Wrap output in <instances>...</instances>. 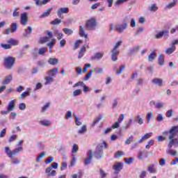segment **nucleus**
Returning <instances> with one entry per match:
<instances>
[{"label": "nucleus", "mask_w": 178, "mask_h": 178, "mask_svg": "<svg viewBox=\"0 0 178 178\" xmlns=\"http://www.w3.org/2000/svg\"><path fill=\"white\" fill-rule=\"evenodd\" d=\"M92 159V152L89 150L88 152V158H86L84 161V163L86 165H90L91 163V161Z\"/></svg>", "instance_id": "4468645a"}, {"label": "nucleus", "mask_w": 178, "mask_h": 178, "mask_svg": "<svg viewBox=\"0 0 178 178\" xmlns=\"http://www.w3.org/2000/svg\"><path fill=\"white\" fill-rule=\"evenodd\" d=\"M104 56V54L101 52L96 53L93 56L91 57L92 60H94L95 59H102V58Z\"/></svg>", "instance_id": "cd10ccee"}, {"label": "nucleus", "mask_w": 178, "mask_h": 178, "mask_svg": "<svg viewBox=\"0 0 178 178\" xmlns=\"http://www.w3.org/2000/svg\"><path fill=\"white\" fill-rule=\"evenodd\" d=\"M29 96H30V92L25 91L21 94V99H24L26 97H29Z\"/></svg>", "instance_id": "a18cd8bd"}, {"label": "nucleus", "mask_w": 178, "mask_h": 178, "mask_svg": "<svg viewBox=\"0 0 178 178\" xmlns=\"http://www.w3.org/2000/svg\"><path fill=\"white\" fill-rule=\"evenodd\" d=\"M176 51V46H171L165 50L166 55H172Z\"/></svg>", "instance_id": "412c9836"}, {"label": "nucleus", "mask_w": 178, "mask_h": 178, "mask_svg": "<svg viewBox=\"0 0 178 178\" xmlns=\"http://www.w3.org/2000/svg\"><path fill=\"white\" fill-rule=\"evenodd\" d=\"M17 138V135H13L8 139L9 143H12V141H15Z\"/></svg>", "instance_id": "774afa93"}, {"label": "nucleus", "mask_w": 178, "mask_h": 178, "mask_svg": "<svg viewBox=\"0 0 178 178\" xmlns=\"http://www.w3.org/2000/svg\"><path fill=\"white\" fill-rule=\"evenodd\" d=\"M178 133V126H174L169 130V137L168 140H172V138H175L176 135Z\"/></svg>", "instance_id": "6e6552de"}, {"label": "nucleus", "mask_w": 178, "mask_h": 178, "mask_svg": "<svg viewBox=\"0 0 178 178\" xmlns=\"http://www.w3.org/2000/svg\"><path fill=\"white\" fill-rule=\"evenodd\" d=\"M83 42V40H78L75 42L74 46V51H76V49H79V47H80V44Z\"/></svg>", "instance_id": "e433bc0d"}, {"label": "nucleus", "mask_w": 178, "mask_h": 178, "mask_svg": "<svg viewBox=\"0 0 178 178\" xmlns=\"http://www.w3.org/2000/svg\"><path fill=\"white\" fill-rule=\"evenodd\" d=\"M154 105H155V108H156L157 109H161V108H163L164 104L162 102H159L156 104L154 102Z\"/></svg>", "instance_id": "8fccbe9b"}, {"label": "nucleus", "mask_w": 178, "mask_h": 178, "mask_svg": "<svg viewBox=\"0 0 178 178\" xmlns=\"http://www.w3.org/2000/svg\"><path fill=\"white\" fill-rule=\"evenodd\" d=\"M104 145H98L97 147H96V150L94 152V156L97 159H101L102 158V154L104 151L102 150Z\"/></svg>", "instance_id": "39448f33"}, {"label": "nucleus", "mask_w": 178, "mask_h": 178, "mask_svg": "<svg viewBox=\"0 0 178 178\" xmlns=\"http://www.w3.org/2000/svg\"><path fill=\"white\" fill-rule=\"evenodd\" d=\"M1 47L3 49H10V48H12V47L10 46V44H9V43L8 44H1Z\"/></svg>", "instance_id": "3c124183"}, {"label": "nucleus", "mask_w": 178, "mask_h": 178, "mask_svg": "<svg viewBox=\"0 0 178 178\" xmlns=\"http://www.w3.org/2000/svg\"><path fill=\"white\" fill-rule=\"evenodd\" d=\"M52 161H54V157L49 156V158L47 159L44 162H45L46 165H48L49 163H51V162H52Z\"/></svg>", "instance_id": "e2e57ef3"}, {"label": "nucleus", "mask_w": 178, "mask_h": 178, "mask_svg": "<svg viewBox=\"0 0 178 178\" xmlns=\"http://www.w3.org/2000/svg\"><path fill=\"white\" fill-rule=\"evenodd\" d=\"M148 172L149 173H155L156 172V170L155 169V165L152 164L150 165L147 168Z\"/></svg>", "instance_id": "473e14b6"}, {"label": "nucleus", "mask_w": 178, "mask_h": 178, "mask_svg": "<svg viewBox=\"0 0 178 178\" xmlns=\"http://www.w3.org/2000/svg\"><path fill=\"white\" fill-rule=\"evenodd\" d=\"M15 106H16V99L11 100L8 105L7 109L12 112L13 109H15Z\"/></svg>", "instance_id": "f3484780"}, {"label": "nucleus", "mask_w": 178, "mask_h": 178, "mask_svg": "<svg viewBox=\"0 0 178 178\" xmlns=\"http://www.w3.org/2000/svg\"><path fill=\"white\" fill-rule=\"evenodd\" d=\"M94 70H91L86 74L83 79L84 81H87V80H88L91 77V74H92Z\"/></svg>", "instance_id": "ea45409f"}, {"label": "nucleus", "mask_w": 178, "mask_h": 178, "mask_svg": "<svg viewBox=\"0 0 178 178\" xmlns=\"http://www.w3.org/2000/svg\"><path fill=\"white\" fill-rule=\"evenodd\" d=\"M63 31L67 35H72V34L73 33V30L67 29V28L63 29Z\"/></svg>", "instance_id": "2f4dec72"}, {"label": "nucleus", "mask_w": 178, "mask_h": 178, "mask_svg": "<svg viewBox=\"0 0 178 178\" xmlns=\"http://www.w3.org/2000/svg\"><path fill=\"white\" fill-rule=\"evenodd\" d=\"M120 45H122V41L117 42L111 50V60H113V62H116V60H118V56H119L120 51L117 49Z\"/></svg>", "instance_id": "f03ea898"}, {"label": "nucleus", "mask_w": 178, "mask_h": 178, "mask_svg": "<svg viewBox=\"0 0 178 178\" xmlns=\"http://www.w3.org/2000/svg\"><path fill=\"white\" fill-rule=\"evenodd\" d=\"M74 118H75V124H76V126H81V122H80V119H79V118H77V116L74 114Z\"/></svg>", "instance_id": "6e6d98bb"}, {"label": "nucleus", "mask_w": 178, "mask_h": 178, "mask_svg": "<svg viewBox=\"0 0 178 178\" xmlns=\"http://www.w3.org/2000/svg\"><path fill=\"white\" fill-rule=\"evenodd\" d=\"M166 116L167 118H172V116H173V110L170 109L166 113Z\"/></svg>", "instance_id": "052dcab7"}, {"label": "nucleus", "mask_w": 178, "mask_h": 178, "mask_svg": "<svg viewBox=\"0 0 178 178\" xmlns=\"http://www.w3.org/2000/svg\"><path fill=\"white\" fill-rule=\"evenodd\" d=\"M12 80H13V76H12V75H8L5 77L4 80L2 81V84L6 86L7 84H9Z\"/></svg>", "instance_id": "a211bd4d"}, {"label": "nucleus", "mask_w": 178, "mask_h": 178, "mask_svg": "<svg viewBox=\"0 0 178 178\" xmlns=\"http://www.w3.org/2000/svg\"><path fill=\"white\" fill-rule=\"evenodd\" d=\"M10 29L11 30V33H16V31H17V24H11Z\"/></svg>", "instance_id": "c756f323"}, {"label": "nucleus", "mask_w": 178, "mask_h": 178, "mask_svg": "<svg viewBox=\"0 0 178 178\" xmlns=\"http://www.w3.org/2000/svg\"><path fill=\"white\" fill-rule=\"evenodd\" d=\"M176 6V2L172 1V3H170L168 5L166 6V8L168 9H170L173 7Z\"/></svg>", "instance_id": "680f3d73"}, {"label": "nucleus", "mask_w": 178, "mask_h": 178, "mask_svg": "<svg viewBox=\"0 0 178 178\" xmlns=\"http://www.w3.org/2000/svg\"><path fill=\"white\" fill-rule=\"evenodd\" d=\"M56 42V40L52 39L51 41L47 44V46L49 47V48H52V47L55 45Z\"/></svg>", "instance_id": "864d4df0"}, {"label": "nucleus", "mask_w": 178, "mask_h": 178, "mask_svg": "<svg viewBox=\"0 0 178 178\" xmlns=\"http://www.w3.org/2000/svg\"><path fill=\"white\" fill-rule=\"evenodd\" d=\"M29 22V17H27V13H24L21 14V24L22 26H26Z\"/></svg>", "instance_id": "ddd939ff"}, {"label": "nucleus", "mask_w": 178, "mask_h": 178, "mask_svg": "<svg viewBox=\"0 0 178 178\" xmlns=\"http://www.w3.org/2000/svg\"><path fill=\"white\" fill-rule=\"evenodd\" d=\"M65 45H66V40L62 39L60 41V48H63V47H65Z\"/></svg>", "instance_id": "338daca9"}, {"label": "nucleus", "mask_w": 178, "mask_h": 178, "mask_svg": "<svg viewBox=\"0 0 178 178\" xmlns=\"http://www.w3.org/2000/svg\"><path fill=\"white\" fill-rule=\"evenodd\" d=\"M35 4L38 6H42V5H47L48 2H51V0H43L42 1H40V0H35Z\"/></svg>", "instance_id": "b1692460"}, {"label": "nucleus", "mask_w": 178, "mask_h": 178, "mask_svg": "<svg viewBox=\"0 0 178 178\" xmlns=\"http://www.w3.org/2000/svg\"><path fill=\"white\" fill-rule=\"evenodd\" d=\"M63 13H69V8H60L57 10V15L60 19H63Z\"/></svg>", "instance_id": "9d476101"}, {"label": "nucleus", "mask_w": 178, "mask_h": 178, "mask_svg": "<svg viewBox=\"0 0 178 178\" xmlns=\"http://www.w3.org/2000/svg\"><path fill=\"white\" fill-rule=\"evenodd\" d=\"M52 10V8H48V10L43 13V14L40 16V17H47L49 15H51V11Z\"/></svg>", "instance_id": "f704fd0d"}, {"label": "nucleus", "mask_w": 178, "mask_h": 178, "mask_svg": "<svg viewBox=\"0 0 178 178\" xmlns=\"http://www.w3.org/2000/svg\"><path fill=\"white\" fill-rule=\"evenodd\" d=\"M129 27V24L127 22H124L122 24H118L117 28L115 29V31L118 33H123L124 30H126Z\"/></svg>", "instance_id": "0eeeda50"}, {"label": "nucleus", "mask_w": 178, "mask_h": 178, "mask_svg": "<svg viewBox=\"0 0 178 178\" xmlns=\"http://www.w3.org/2000/svg\"><path fill=\"white\" fill-rule=\"evenodd\" d=\"M7 43L9 45H10V47H12V46L17 45L19 44V41L13 38H10L8 40Z\"/></svg>", "instance_id": "4be33fe9"}, {"label": "nucleus", "mask_w": 178, "mask_h": 178, "mask_svg": "<svg viewBox=\"0 0 178 178\" xmlns=\"http://www.w3.org/2000/svg\"><path fill=\"white\" fill-rule=\"evenodd\" d=\"M45 52H48V48L42 47V48L39 49L38 54L39 55H44V54H45Z\"/></svg>", "instance_id": "c9c22d12"}, {"label": "nucleus", "mask_w": 178, "mask_h": 178, "mask_svg": "<svg viewBox=\"0 0 178 178\" xmlns=\"http://www.w3.org/2000/svg\"><path fill=\"white\" fill-rule=\"evenodd\" d=\"M114 175H119V172L123 169V163H116L113 165Z\"/></svg>", "instance_id": "1a4fd4ad"}, {"label": "nucleus", "mask_w": 178, "mask_h": 178, "mask_svg": "<svg viewBox=\"0 0 178 178\" xmlns=\"http://www.w3.org/2000/svg\"><path fill=\"white\" fill-rule=\"evenodd\" d=\"M44 80V86H48L51 83H54V78L52 76H49V75L48 76H45Z\"/></svg>", "instance_id": "aec40b11"}, {"label": "nucleus", "mask_w": 178, "mask_h": 178, "mask_svg": "<svg viewBox=\"0 0 178 178\" xmlns=\"http://www.w3.org/2000/svg\"><path fill=\"white\" fill-rule=\"evenodd\" d=\"M169 142H168V148H172V147H173V145H175V148H177L178 147V140L177 138H172V139H169Z\"/></svg>", "instance_id": "f8f14e48"}, {"label": "nucleus", "mask_w": 178, "mask_h": 178, "mask_svg": "<svg viewBox=\"0 0 178 178\" xmlns=\"http://www.w3.org/2000/svg\"><path fill=\"white\" fill-rule=\"evenodd\" d=\"M163 35H166L167 37L169 35V30H164L160 31L158 34L155 35V38L159 39L162 38Z\"/></svg>", "instance_id": "2eb2a0df"}, {"label": "nucleus", "mask_w": 178, "mask_h": 178, "mask_svg": "<svg viewBox=\"0 0 178 178\" xmlns=\"http://www.w3.org/2000/svg\"><path fill=\"white\" fill-rule=\"evenodd\" d=\"M60 23H62V20L59 19V18H56L51 22V24H52L53 26H56V24H60Z\"/></svg>", "instance_id": "a19ab883"}, {"label": "nucleus", "mask_w": 178, "mask_h": 178, "mask_svg": "<svg viewBox=\"0 0 178 178\" xmlns=\"http://www.w3.org/2000/svg\"><path fill=\"white\" fill-rule=\"evenodd\" d=\"M15 63H16V58L12 56H8L4 58V67H6V69H8V70L13 69Z\"/></svg>", "instance_id": "f257e3e1"}, {"label": "nucleus", "mask_w": 178, "mask_h": 178, "mask_svg": "<svg viewBox=\"0 0 178 178\" xmlns=\"http://www.w3.org/2000/svg\"><path fill=\"white\" fill-rule=\"evenodd\" d=\"M136 122L138 123V124H143L144 120H143V118H141V115H137L136 117Z\"/></svg>", "instance_id": "72a5a7b5"}, {"label": "nucleus", "mask_w": 178, "mask_h": 178, "mask_svg": "<svg viewBox=\"0 0 178 178\" xmlns=\"http://www.w3.org/2000/svg\"><path fill=\"white\" fill-rule=\"evenodd\" d=\"M152 83H153V84L159 86V87H162V84H163V80H162L161 79H154L152 80Z\"/></svg>", "instance_id": "6ab92c4d"}, {"label": "nucleus", "mask_w": 178, "mask_h": 178, "mask_svg": "<svg viewBox=\"0 0 178 178\" xmlns=\"http://www.w3.org/2000/svg\"><path fill=\"white\" fill-rule=\"evenodd\" d=\"M159 65H160V66L165 65V56H163V54H161L159 57Z\"/></svg>", "instance_id": "c85d7f7f"}, {"label": "nucleus", "mask_w": 178, "mask_h": 178, "mask_svg": "<svg viewBox=\"0 0 178 178\" xmlns=\"http://www.w3.org/2000/svg\"><path fill=\"white\" fill-rule=\"evenodd\" d=\"M152 136V132L145 134L143 136L141 137V138L138 140V144H141L143 141H145L148 140L149 138H151V136Z\"/></svg>", "instance_id": "dca6fc26"}, {"label": "nucleus", "mask_w": 178, "mask_h": 178, "mask_svg": "<svg viewBox=\"0 0 178 178\" xmlns=\"http://www.w3.org/2000/svg\"><path fill=\"white\" fill-rule=\"evenodd\" d=\"M40 124H42V126L48 127L51 125V122L49 120H42L40 122Z\"/></svg>", "instance_id": "37998d69"}, {"label": "nucleus", "mask_w": 178, "mask_h": 178, "mask_svg": "<svg viewBox=\"0 0 178 178\" xmlns=\"http://www.w3.org/2000/svg\"><path fill=\"white\" fill-rule=\"evenodd\" d=\"M87 131V126L83 125L80 130L78 131L79 134H83Z\"/></svg>", "instance_id": "c03bdc74"}, {"label": "nucleus", "mask_w": 178, "mask_h": 178, "mask_svg": "<svg viewBox=\"0 0 178 178\" xmlns=\"http://www.w3.org/2000/svg\"><path fill=\"white\" fill-rule=\"evenodd\" d=\"M97 24V19L92 17L86 21V29L88 30H95Z\"/></svg>", "instance_id": "20e7f679"}, {"label": "nucleus", "mask_w": 178, "mask_h": 178, "mask_svg": "<svg viewBox=\"0 0 178 178\" xmlns=\"http://www.w3.org/2000/svg\"><path fill=\"white\" fill-rule=\"evenodd\" d=\"M155 58H156V54H155V50L149 55L148 56V60L149 62H152V60H154V59H155Z\"/></svg>", "instance_id": "7c9ffc66"}, {"label": "nucleus", "mask_w": 178, "mask_h": 178, "mask_svg": "<svg viewBox=\"0 0 178 178\" xmlns=\"http://www.w3.org/2000/svg\"><path fill=\"white\" fill-rule=\"evenodd\" d=\"M6 153L10 158H13V156L17 155V154H20L22 151H23L22 147H19L15 148L14 150L10 151V149L8 147H6Z\"/></svg>", "instance_id": "7ed1b4c3"}, {"label": "nucleus", "mask_w": 178, "mask_h": 178, "mask_svg": "<svg viewBox=\"0 0 178 178\" xmlns=\"http://www.w3.org/2000/svg\"><path fill=\"white\" fill-rule=\"evenodd\" d=\"M149 10L151 12H156V10H158V7L156 6V4H153L152 5V6L149 8Z\"/></svg>", "instance_id": "bf43d9fd"}, {"label": "nucleus", "mask_w": 178, "mask_h": 178, "mask_svg": "<svg viewBox=\"0 0 178 178\" xmlns=\"http://www.w3.org/2000/svg\"><path fill=\"white\" fill-rule=\"evenodd\" d=\"M77 151H79V145H77L76 144H74L72 145V154H76V153H77Z\"/></svg>", "instance_id": "49530a36"}, {"label": "nucleus", "mask_w": 178, "mask_h": 178, "mask_svg": "<svg viewBox=\"0 0 178 178\" xmlns=\"http://www.w3.org/2000/svg\"><path fill=\"white\" fill-rule=\"evenodd\" d=\"M47 36L40 39V44H45V42H48V41H49V39L54 38V33H52V32L47 31Z\"/></svg>", "instance_id": "423d86ee"}, {"label": "nucleus", "mask_w": 178, "mask_h": 178, "mask_svg": "<svg viewBox=\"0 0 178 178\" xmlns=\"http://www.w3.org/2000/svg\"><path fill=\"white\" fill-rule=\"evenodd\" d=\"M177 163H178V157H176L175 159H173V160L170 162V165L171 166H172L173 165H177Z\"/></svg>", "instance_id": "69168bd1"}, {"label": "nucleus", "mask_w": 178, "mask_h": 178, "mask_svg": "<svg viewBox=\"0 0 178 178\" xmlns=\"http://www.w3.org/2000/svg\"><path fill=\"white\" fill-rule=\"evenodd\" d=\"M33 31V28L31 26H28V29H25V33L24 34V37H27L29 34H31Z\"/></svg>", "instance_id": "4c0bfd02"}, {"label": "nucleus", "mask_w": 178, "mask_h": 178, "mask_svg": "<svg viewBox=\"0 0 178 178\" xmlns=\"http://www.w3.org/2000/svg\"><path fill=\"white\" fill-rule=\"evenodd\" d=\"M85 52H86V46H83L79 52L78 58L81 59V58L84 56Z\"/></svg>", "instance_id": "a878e982"}, {"label": "nucleus", "mask_w": 178, "mask_h": 178, "mask_svg": "<svg viewBox=\"0 0 178 178\" xmlns=\"http://www.w3.org/2000/svg\"><path fill=\"white\" fill-rule=\"evenodd\" d=\"M79 35L80 37H83L84 38H88V36L86 33L84 32V29L82 26L79 27Z\"/></svg>", "instance_id": "bb28decb"}, {"label": "nucleus", "mask_w": 178, "mask_h": 178, "mask_svg": "<svg viewBox=\"0 0 178 178\" xmlns=\"http://www.w3.org/2000/svg\"><path fill=\"white\" fill-rule=\"evenodd\" d=\"M26 104L24 103H21L19 105V108L20 109V111H24V109H26Z\"/></svg>", "instance_id": "0e129e2a"}, {"label": "nucleus", "mask_w": 178, "mask_h": 178, "mask_svg": "<svg viewBox=\"0 0 178 178\" xmlns=\"http://www.w3.org/2000/svg\"><path fill=\"white\" fill-rule=\"evenodd\" d=\"M124 155V153L122 151H118L115 152V154L114 156V158L115 159H118V158H120V156H123Z\"/></svg>", "instance_id": "58836bf2"}, {"label": "nucleus", "mask_w": 178, "mask_h": 178, "mask_svg": "<svg viewBox=\"0 0 178 178\" xmlns=\"http://www.w3.org/2000/svg\"><path fill=\"white\" fill-rule=\"evenodd\" d=\"M58 73H59V68L54 67L52 70H48L47 74L50 77H56V74H58Z\"/></svg>", "instance_id": "9b49d317"}, {"label": "nucleus", "mask_w": 178, "mask_h": 178, "mask_svg": "<svg viewBox=\"0 0 178 178\" xmlns=\"http://www.w3.org/2000/svg\"><path fill=\"white\" fill-rule=\"evenodd\" d=\"M59 63V60H58L57 58H49L48 60V63L49 65H51L52 66H56V65H58V63Z\"/></svg>", "instance_id": "5701e85b"}, {"label": "nucleus", "mask_w": 178, "mask_h": 178, "mask_svg": "<svg viewBox=\"0 0 178 178\" xmlns=\"http://www.w3.org/2000/svg\"><path fill=\"white\" fill-rule=\"evenodd\" d=\"M166 153L168 154V155H171V156H177L178 153L177 151L172 149L170 148V149L166 150Z\"/></svg>", "instance_id": "393cba45"}, {"label": "nucleus", "mask_w": 178, "mask_h": 178, "mask_svg": "<svg viewBox=\"0 0 178 178\" xmlns=\"http://www.w3.org/2000/svg\"><path fill=\"white\" fill-rule=\"evenodd\" d=\"M95 73H97V74H99L104 72V70L101 67H95L94 69Z\"/></svg>", "instance_id": "4d7b16f0"}, {"label": "nucleus", "mask_w": 178, "mask_h": 178, "mask_svg": "<svg viewBox=\"0 0 178 178\" xmlns=\"http://www.w3.org/2000/svg\"><path fill=\"white\" fill-rule=\"evenodd\" d=\"M159 163L160 166H165V165H166V159H161L159 161Z\"/></svg>", "instance_id": "13d9d810"}, {"label": "nucleus", "mask_w": 178, "mask_h": 178, "mask_svg": "<svg viewBox=\"0 0 178 178\" xmlns=\"http://www.w3.org/2000/svg\"><path fill=\"white\" fill-rule=\"evenodd\" d=\"M79 95H81V89H77L73 92L74 97H77Z\"/></svg>", "instance_id": "603ef678"}, {"label": "nucleus", "mask_w": 178, "mask_h": 178, "mask_svg": "<svg viewBox=\"0 0 178 178\" xmlns=\"http://www.w3.org/2000/svg\"><path fill=\"white\" fill-rule=\"evenodd\" d=\"M133 140H134V136H129V138H127V139L125 140V144H127V145H129V144H130L131 143H133Z\"/></svg>", "instance_id": "de8ad7c7"}, {"label": "nucleus", "mask_w": 178, "mask_h": 178, "mask_svg": "<svg viewBox=\"0 0 178 178\" xmlns=\"http://www.w3.org/2000/svg\"><path fill=\"white\" fill-rule=\"evenodd\" d=\"M155 143V140H150L147 142V145L145 146V148L147 149H149L152 145H154V143Z\"/></svg>", "instance_id": "79ce46f5"}, {"label": "nucleus", "mask_w": 178, "mask_h": 178, "mask_svg": "<svg viewBox=\"0 0 178 178\" xmlns=\"http://www.w3.org/2000/svg\"><path fill=\"white\" fill-rule=\"evenodd\" d=\"M124 161L128 165H130V163H132L133 161H134V158H133V157H130L129 159L125 158V159H124Z\"/></svg>", "instance_id": "09e8293b"}, {"label": "nucleus", "mask_w": 178, "mask_h": 178, "mask_svg": "<svg viewBox=\"0 0 178 178\" xmlns=\"http://www.w3.org/2000/svg\"><path fill=\"white\" fill-rule=\"evenodd\" d=\"M17 10H19V8H17L13 10V16L14 17H18V16H19V13Z\"/></svg>", "instance_id": "5fc2aeb1"}]
</instances>
